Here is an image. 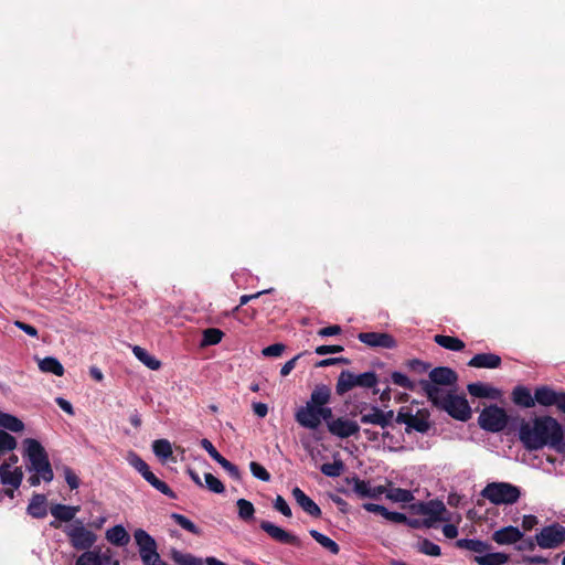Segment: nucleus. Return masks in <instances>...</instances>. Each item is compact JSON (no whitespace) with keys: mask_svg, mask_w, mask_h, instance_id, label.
<instances>
[{"mask_svg":"<svg viewBox=\"0 0 565 565\" xmlns=\"http://www.w3.org/2000/svg\"><path fill=\"white\" fill-rule=\"evenodd\" d=\"M331 398V391L327 385H317L306 402L313 407L328 405Z\"/></svg>","mask_w":565,"mask_h":565,"instance_id":"nucleus-24","label":"nucleus"},{"mask_svg":"<svg viewBox=\"0 0 565 565\" xmlns=\"http://www.w3.org/2000/svg\"><path fill=\"white\" fill-rule=\"evenodd\" d=\"M271 290L273 289H268V290L258 291V292L253 294V295H243V296H241L239 305L233 309V313L238 312L241 307L246 305L250 300L256 299V298H258L259 296H262L264 294L270 292Z\"/></svg>","mask_w":565,"mask_h":565,"instance_id":"nucleus-59","label":"nucleus"},{"mask_svg":"<svg viewBox=\"0 0 565 565\" xmlns=\"http://www.w3.org/2000/svg\"><path fill=\"white\" fill-rule=\"evenodd\" d=\"M249 469H250L252 475L255 478H257L262 481H269V479H270L269 472L258 462L252 461L249 463Z\"/></svg>","mask_w":565,"mask_h":565,"instance_id":"nucleus-52","label":"nucleus"},{"mask_svg":"<svg viewBox=\"0 0 565 565\" xmlns=\"http://www.w3.org/2000/svg\"><path fill=\"white\" fill-rule=\"evenodd\" d=\"M512 401L515 405L531 408L535 405L534 396H532L530 390L523 385H518L512 391Z\"/></svg>","mask_w":565,"mask_h":565,"instance_id":"nucleus-23","label":"nucleus"},{"mask_svg":"<svg viewBox=\"0 0 565 565\" xmlns=\"http://www.w3.org/2000/svg\"><path fill=\"white\" fill-rule=\"evenodd\" d=\"M522 532L512 525L502 527L493 533V541L498 544H512L522 539Z\"/></svg>","mask_w":565,"mask_h":565,"instance_id":"nucleus-22","label":"nucleus"},{"mask_svg":"<svg viewBox=\"0 0 565 565\" xmlns=\"http://www.w3.org/2000/svg\"><path fill=\"white\" fill-rule=\"evenodd\" d=\"M128 463L134 467L141 476H143L150 468L148 463L139 457L136 452L129 451L126 456Z\"/></svg>","mask_w":565,"mask_h":565,"instance_id":"nucleus-45","label":"nucleus"},{"mask_svg":"<svg viewBox=\"0 0 565 565\" xmlns=\"http://www.w3.org/2000/svg\"><path fill=\"white\" fill-rule=\"evenodd\" d=\"M470 367L497 369L501 365V356L494 353H478L468 362Z\"/></svg>","mask_w":565,"mask_h":565,"instance_id":"nucleus-21","label":"nucleus"},{"mask_svg":"<svg viewBox=\"0 0 565 565\" xmlns=\"http://www.w3.org/2000/svg\"><path fill=\"white\" fill-rule=\"evenodd\" d=\"M384 494L393 502L408 503L414 500L413 492L402 488H386Z\"/></svg>","mask_w":565,"mask_h":565,"instance_id":"nucleus-35","label":"nucleus"},{"mask_svg":"<svg viewBox=\"0 0 565 565\" xmlns=\"http://www.w3.org/2000/svg\"><path fill=\"white\" fill-rule=\"evenodd\" d=\"M508 559V555L500 552L475 556V562L479 565H503Z\"/></svg>","mask_w":565,"mask_h":565,"instance_id":"nucleus-33","label":"nucleus"},{"mask_svg":"<svg viewBox=\"0 0 565 565\" xmlns=\"http://www.w3.org/2000/svg\"><path fill=\"white\" fill-rule=\"evenodd\" d=\"M395 422L406 426V434H411L413 430L425 434L430 429L429 413L425 409H418L413 414L411 408L401 407L395 417Z\"/></svg>","mask_w":565,"mask_h":565,"instance_id":"nucleus-6","label":"nucleus"},{"mask_svg":"<svg viewBox=\"0 0 565 565\" xmlns=\"http://www.w3.org/2000/svg\"><path fill=\"white\" fill-rule=\"evenodd\" d=\"M224 333L220 329L209 328L203 331L202 345H215L222 341Z\"/></svg>","mask_w":565,"mask_h":565,"instance_id":"nucleus-43","label":"nucleus"},{"mask_svg":"<svg viewBox=\"0 0 565 565\" xmlns=\"http://www.w3.org/2000/svg\"><path fill=\"white\" fill-rule=\"evenodd\" d=\"M363 509L367 512L380 514L384 519L387 518V514L390 512L385 507L376 503H364Z\"/></svg>","mask_w":565,"mask_h":565,"instance_id":"nucleus-58","label":"nucleus"},{"mask_svg":"<svg viewBox=\"0 0 565 565\" xmlns=\"http://www.w3.org/2000/svg\"><path fill=\"white\" fill-rule=\"evenodd\" d=\"M534 399L541 406H556L558 411L565 413V392H556L547 385L535 388Z\"/></svg>","mask_w":565,"mask_h":565,"instance_id":"nucleus-12","label":"nucleus"},{"mask_svg":"<svg viewBox=\"0 0 565 565\" xmlns=\"http://www.w3.org/2000/svg\"><path fill=\"white\" fill-rule=\"evenodd\" d=\"M130 542V535L122 525L108 529V543L124 547Z\"/></svg>","mask_w":565,"mask_h":565,"instance_id":"nucleus-26","label":"nucleus"},{"mask_svg":"<svg viewBox=\"0 0 565 565\" xmlns=\"http://www.w3.org/2000/svg\"><path fill=\"white\" fill-rule=\"evenodd\" d=\"M285 351L282 343H275L263 349L262 353L264 356H280Z\"/></svg>","mask_w":565,"mask_h":565,"instance_id":"nucleus-56","label":"nucleus"},{"mask_svg":"<svg viewBox=\"0 0 565 565\" xmlns=\"http://www.w3.org/2000/svg\"><path fill=\"white\" fill-rule=\"evenodd\" d=\"M358 339L371 348L394 349L396 347V340L385 332H361Z\"/></svg>","mask_w":565,"mask_h":565,"instance_id":"nucleus-13","label":"nucleus"},{"mask_svg":"<svg viewBox=\"0 0 565 565\" xmlns=\"http://www.w3.org/2000/svg\"><path fill=\"white\" fill-rule=\"evenodd\" d=\"M518 436L526 450H540L548 446L557 452H565L563 426L552 416L522 419Z\"/></svg>","mask_w":565,"mask_h":565,"instance_id":"nucleus-1","label":"nucleus"},{"mask_svg":"<svg viewBox=\"0 0 565 565\" xmlns=\"http://www.w3.org/2000/svg\"><path fill=\"white\" fill-rule=\"evenodd\" d=\"M535 540L542 548H556L565 542V527L557 523L547 525L535 535Z\"/></svg>","mask_w":565,"mask_h":565,"instance_id":"nucleus-11","label":"nucleus"},{"mask_svg":"<svg viewBox=\"0 0 565 565\" xmlns=\"http://www.w3.org/2000/svg\"><path fill=\"white\" fill-rule=\"evenodd\" d=\"M143 479L149 482L154 489H157L162 494H166L169 498H175V493L171 490V488L160 479H158L153 472L149 469L143 476Z\"/></svg>","mask_w":565,"mask_h":565,"instance_id":"nucleus-36","label":"nucleus"},{"mask_svg":"<svg viewBox=\"0 0 565 565\" xmlns=\"http://www.w3.org/2000/svg\"><path fill=\"white\" fill-rule=\"evenodd\" d=\"M353 491L361 498L380 499L386 492V487H372L370 481L353 479Z\"/></svg>","mask_w":565,"mask_h":565,"instance_id":"nucleus-18","label":"nucleus"},{"mask_svg":"<svg viewBox=\"0 0 565 565\" xmlns=\"http://www.w3.org/2000/svg\"><path fill=\"white\" fill-rule=\"evenodd\" d=\"M360 414H361L360 420L362 424L376 425L382 428H386V427L391 426L392 420L394 418L393 411L384 412L375 405H367V404H364L360 408Z\"/></svg>","mask_w":565,"mask_h":565,"instance_id":"nucleus-10","label":"nucleus"},{"mask_svg":"<svg viewBox=\"0 0 565 565\" xmlns=\"http://www.w3.org/2000/svg\"><path fill=\"white\" fill-rule=\"evenodd\" d=\"M75 565H102V561L97 553L88 551L77 558Z\"/></svg>","mask_w":565,"mask_h":565,"instance_id":"nucleus-49","label":"nucleus"},{"mask_svg":"<svg viewBox=\"0 0 565 565\" xmlns=\"http://www.w3.org/2000/svg\"><path fill=\"white\" fill-rule=\"evenodd\" d=\"M345 469V466L341 459H334L333 462L323 463L320 467V471L331 478L340 477Z\"/></svg>","mask_w":565,"mask_h":565,"instance_id":"nucleus-39","label":"nucleus"},{"mask_svg":"<svg viewBox=\"0 0 565 565\" xmlns=\"http://www.w3.org/2000/svg\"><path fill=\"white\" fill-rule=\"evenodd\" d=\"M0 427L18 433L23 430L24 425L18 417L0 411Z\"/></svg>","mask_w":565,"mask_h":565,"instance_id":"nucleus-38","label":"nucleus"},{"mask_svg":"<svg viewBox=\"0 0 565 565\" xmlns=\"http://www.w3.org/2000/svg\"><path fill=\"white\" fill-rule=\"evenodd\" d=\"M428 399L438 408L447 412L451 417L466 422L471 416V408L463 396H459L434 384L422 382Z\"/></svg>","mask_w":565,"mask_h":565,"instance_id":"nucleus-2","label":"nucleus"},{"mask_svg":"<svg viewBox=\"0 0 565 565\" xmlns=\"http://www.w3.org/2000/svg\"><path fill=\"white\" fill-rule=\"evenodd\" d=\"M274 508H275V510L280 512L286 518H291V515H292L290 507L288 505L287 501L281 495L276 497V499L274 501Z\"/></svg>","mask_w":565,"mask_h":565,"instance_id":"nucleus-54","label":"nucleus"},{"mask_svg":"<svg viewBox=\"0 0 565 565\" xmlns=\"http://www.w3.org/2000/svg\"><path fill=\"white\" fill-rule=\"evenodd\" d=\"M23 472L21 468L12 469L8 462L0 465V480L2 484L18 489L21 486Z\"/></svg>","mask_w":565,"mask_h":565,"instance_id":"nucleus-19","label":"nucleus"},{"mask_svg":"<svg viewBox=\"0 0 565 565\" xmlns=\"http://www.w3.org/2000/svg\"><path fill=\"white\" fill-rule=\"evenodd\" d=\"M14 326L18 327L20 330L24 331L30 337H33V338L38 337V330L31 324H28L20 320H15Z\"/></svg>","mask_w":565,"mask_h":565,"instance_id":"nucleus-63","label":"nucleus"},{"mask_svg":"<svg viewBox=\"0 0 565 565\" xmlns=\"http://www.w3.org/2000/svg\"><path fill=\"white\" fill-rule=\"evenodd\" d=\"M412 509L416 514L424 516L423 525L426 527H433L437 522L449 520V518L446 516V505L440 500L419 502L417 504H413Z\"/></svg>","mask_w":565,"mask_h":565,"instance_id":"nucleus-7","label":"nucleus"},{"mask_svg":"<svg viewBox=\"0 0 565 565\" xmlns=\"http://www.w3.org/2000/svg\"><path fill=\"white\" fill-rule=\"evenodd\" d=\"M468 392L475 397H491L494 398L499 394L498 390L483 384V383H471L468 385Z\"/></svg>","mask_w":565,"mask_h":565,"instance_id":"nucleus-34","label":"nucleus"},{"mask_svg":"<svg viewBox=\"0 0 565 565\" xmlns=\"http://www.w3.org/2000/svg\"><path fill=\"white\" fill-rule=\"evenodd\" d=\"M429 384H434L438 387L440 385H454L457 382V374L449 367L439 366L435 367L429 372Z\"/></svg>","mask_w":565,"mask_h":565,"instance_id":"nucleus-20","label":"nucleus"},{"mask_svg":"<svg viewBox=\"0 0 565 565\" xmlns=\"http://www.w3.org/2000/svg\"><path fill=\"white\" fill-rule=\"evenodd\" d=\"M342 331L341 327L338 324L329 326L326 328H322L318 331V335L324 338V337H332L338 335Z\"/></svg>","mask_w":565,"mask_h":565,"instance_id":"nucleus-62","label":"nucleus"},{"mask_svg":"<svg viewBox=\"0 0 565 565\" xmlns=\"http://www.w3.org/2000/svg\"><path fill=\"white\" fill-rule=\"evenodd\" d=\"M171 519L178 525H180L182 529H184L185 531H188V532H190L192 534H195V535H200L201 534V530L190 519H188L183 514L172 513L171 514Z\"/></svg>","mask_w":565,"mask_h":565,"instance_id":"nucleus-42","label":"nucleus"},{"mask_svg":"<svg viewBox=\"0 0 565 565\" xmlns=\"http://www.w3.org/2000/svg\"><path fill=\"white\" fill-rule=\"evenodd\" d=\"M139 555L143 565H149L151 561H156L159 556L157 544L151 547L140 550Z\"/></svg>","mask_w":565,"mask_h":565,"instance_id":"nucleus-51","label":"nucleus"},{"mask_svg":"<svg viewBox=\"0 0 565 565\" xmlns=\"http://www.w3.org/2000/svg\"><path fill=\"white\" fill-rule=\"evenodd\" d=\"M391 379L395 385L401 386L405 390L413 391L415 387L414 383L405 374L401 372H393Z\"/></svg>","mask_w":565,"mask_h":565,"instance_id":"nucleus-50","label":"nucleus"},{"mask_svg":"<svg viewBox=\"0 0 565 565\" xmlns=\"http://www.w3.org/2000/svg\"><path fill=\"white\" fill-rule=\"evenodd\" d=\"M481 497L494 505H509L519 501L521 490L509 482H490L481 490Z\"/></svg>","mask_w":565,"mask_h":565,"instance_id":"nucleus-4","label":"nucleus"},{"mask_svg":"<svg viewBox=\"0 0 565 565\" xmlns=\"http://www.w3.org/2000/svg\"><path fill=\"white\" fill-rule=\"evenodd\" d=\"M173 559L179 565H202V559L191 554L173 552Z\"/></svg>","mask_w":565,"mask_h":565,"instance_id":"nucleus-46","label":"nucleus"},{"mask_svg":"<svg viewBox=\"0 0 565 565\" xmlns=\"http://www.w3.org/2000/svg\"><path fill=\"white\" fill-rule=\"evenodd\" d=\"M318 415L320 422L324 420L328 424L329 422L333 420L332 408L327 405L318 407Z\"/></svg>","mask_w":565,"mask_h":565,"instance_id":"nucleus-64","label":"nucleus"},{"mask_svg":"<svg viewBox=\"0 0 565 565\" xmlns=\"http://www.w3.org/2000/svg\"><path fill=\"white\" fill-rule=\"evenodd\" d=\"M291 494L297 504L310 516H321L322 512L319 505L311 498H309L300 488L295 487L291 491Z\"/></svg>","mask_w":565,"mask_h":565,"instance_id":"nucleus-17","label":"nucleus"},{"mask_svg":"<svg viewBox=\"0 0 565 565\" xmlns=\"http://www.w3.org/2000/svg\"><path fill=\"white\" fill-rule=\"evenodd\" d=\"M17 447L15 438L7 433L6 430L0 429V451H10Z\"/></svg>","mask_w":565,"mask_h":565,"instance_id":"nucleus-47","label":"nucleus"},{"mask_svg":"<svg viewBox=\"0 0 565 565\" xmlns=\"http://www.w3.org/2000/svg\"><path fill=\"white\" fill-rule=\"evenodd\" d=\"M416 548L418 552L429 556H439L441 554L440 547L428 539L419 540Z\"/></svg>","mask_w":565,"mask_h":565,"instance_id":"nucleus-41","label":"nucleus"},{"mask_svg":"<svg viewBox=\"0 0 565 565\" xmlns=\"http://www.w3.org/2000/svg\"><path fill=\"white\" fill-rule=\"evenodd\" d=\"M24 444L25 455L29 460L26 469L34 472V475L30 476L28 479L30 486H39L41 480L45 482L52 481L54 473L44 447L38 440L32 438L25 439Z\"/></svg>","mask_w":565,"mask_h":565,"instance_id":"nucleus-3","label":"nucleus"},{"mask_svg":"<svg viewBox=\"0 0 565 565\" xmlns=\"http://www.w3.org/2000/svg\"><path fill=\"white\" fill-rule=\"evenodd\" d=\"M259 526L264 532H266L276 542H279L282 544H290V545H295V546L300 545V541L296 535L287 532L286 530L279 527L278 525H276L269 521H262Z\"/></svg>","mask_w":565,"mask_h":565,"instance_id":"nucleus-14","label":"nucleus"},{"mask_svg":"<svg viewBox=\"0 0 565 565\" xmlns=\"http://www.w3.org/2000/svg\"><path fill=\"white\" fill-rule=\"evenodd\" d=\"M132 352L136 355V358L140 362H142L147 367H149L150 370L156 371V370L160 369L161 362L158 359H156L153 355H151L143 348L136 345V347H134Z\"/></svg>","mask_w":565,"mask_h":565,"instance_id":"nucleus-32","label":"nucleus"},{"mask_svg":"<svg viewBox=\"0 0 565 565\" xmlns=\"http://www.w3.org/2000/svg\"><path fill=\"white\" fill-rule=\"evenodd\" d=\"M64 532L76 550H87L96 542V535L79 520H74L67 524Z\"/></svg>","mask_w":565,"mask_h":565,"instance_id":"nucleus-8","label":"nucleus"},{"mask_svg":"<svg viewBox=\"0 0 565 565\" xmlns=\"http://www.w3.org/2000/svg\"><path fill=\"white\" fill-rule=\"evenodd\" d=\"M65 480L72 490L77 489L79 486L78 477L70 468L64 469Z\"/></svg>","mask_w":565,"mask_h":565,"instance_id":"nucleus-61","label":"nucleus"},{"mask_svg":"<svg viewBox=\"0 0 565 565\" xmlns=\"http://www.w3.org/2000/svg\"><path fill=\"white\" fill-rule=\"evenodd\" d=\"M28 513L36 519H42L46 515V498L43 494H34L28 505Z\"/></svg>","mask_w":565,"mask_h":565,"instance_id":"nucleus-27","label":"nucleus"},{"mask_svg":"<svg viewBox=\"0 0 565 565\" xmlns=\"http://www.w3.org/2000/svg\"><path fill=\"white\" fill-rule=\"evenodd\" d=\"M459 548L472 551L475 553L482 554L488 551L489 545L480 540L473 539H460L456 542Z\"/></svg>","mask_w":565,"mask_h":565,"instance_id":"nucleus-37","label":"nucleus"},{"mask_svg":"<svg viewBox=\"0 0 565 565\" xmlns=\"http://www.w3.org/2000/svg\"><path fill=\"white\" fill-rule=\"evenodd\" d=\"M328 430L339 438H349L359 433L360 426L356 422L340 417L328 423Z\"/></svg>","mask_w":565,"mask_h":565,"instance_id":"nucleus-16","label":"nucleus"},{"mask_svg":"<svg viewBox=\"0 0 565 565\" xmlns=\"http://www.w3.org/2000/svg\"><path fill=\"white\" fill-rule=\"evenodd\" d=\"M152 451L157 458H159L162 462H167L168 460L175 461L172 457L173 450L172 445L168 439H156L152 443Z\"/></svg>","mask_w":565,"mask_h":565,"instance_id":"nucleus-25","label":"nucleus"},{"mask_svg":"<svg viewBox=\"0 0 565 565\" xmlns=\"http://www.w3.org/2000/svg\"><path fill=\"white\" fill-rule=\"evenodd\" d=\"M233 479L239 480L241 479V472L237 466L228 461L226 458L223 457V459L218 460L217 462Z\"/></svg>","mask_w":565,"mask_h":565,"instance_id":"nucleus-53","label":"nucleus"},{"mask_svg":"<svg viewBox=\"0 0 565 565\" xmlns=\"http://www.w3.org/2000/svg\"><path fill=\"white\" fill-rule=\"evenodd\" d=\"M238 509V516L243 521H249L254 519L255 508L253 503L246 499H238L236 502Z\"/></svg>","mask_w":565,"mask_h":565,"instance_id":"nucleus-40","label":"nucleus"},{"mask_svg":"<svg viewBox=\"0 0 565 565\" xmlns=\"http://www.w3.org/2000/svg\"><path fill=\"white\" fill-rule=\"evenodd\" d=\"M205 484L207 489L214 493H223L225 490L224 484L220 479H217L215 476H213L210 472H206L204 475Z\"/></svg>","mask_w":565,"mask_h":565,"instance_id":"nucleus-48","label":"nucleus"},{"mask_svg":"<svg viewBox=\"0 0 565 565\" xmlns=\"http://www.w3.org/2000/svg\"><path fill=\"white\" fill-rule=\"evenodd\" d=\"M309 534L310 536L317 542L319 543L323 548H326L327 551H329L331 554L333 555H337L339 554L340 552V546L339 544L333 541L332 539H330L329 536L320 533L319 531L317 530H310L309 531Z\"/></svg>","mask_w":565,"mask_h":565,"instance_id":"nucleus-29","label":"nucleus"},{"mask_svg":"<svg viewBox=\"0 0 565 565\" xmlns=\"http://www.w3.org/2000/svg\"><path fill=\"white\" fill-rule=\"evenodd\" d=\"M78 510V507L55 504L51 508V514L58 521L73 522V519L75 518Z\"/></svg>","mask_w":565,"mask_h":565,"instance_id":"nucleus-28","label":"nucleus"},{"mask_svg":"<svg viewBox=\"0 0 565 565\" xmlns=\"http://www.w3.org/2000/svg\"><path fill=\"white\" fill-rule=\"evenodd\" d=\"M344 349L342 345H319L316 348L315 352L318 355H324V354H333V353H340Z\"/></svg>","mask_w":565,"mask_h":565,"instance_id":"nucleus-60","label":"nucleus"},{"mask_svg":"<svg viewBox=\"0 0 565 565\" xmlns=\"http://www.w3.org/2000/svg\"><path fill=\"white\" fill-rule=\"evenodd\" d=\"M363 509L367 512L380 514L384 519L387 518V514L390 512L385 507L376 503H364Z\"/></svg>","mask_w":565,"mask_h":565,"instance_id":"nucleus-57","label":"nucleus"},{"mask_svg":"<svg viewBox=\"0 0 565 565\" xmlns=\"http://www.w3.org/2000/svg\"><path fill=\"white\" fill-rule=\"evenodd\" d=\"M296 422L303 428L315 430L320 426L318 407H313L306 403L295 413Z\"/></svg>","mask_w":565,"mask_h":565,"instance_id":"nucleus-15","label":"nucleus"},{"mask_svg":"<svg viewBox=\"0 0 565 565\" xmlns=\"http://www.w3.org/2000/svg\"><path fill=\"white\" fill-rule=\"evenodd\" d=\"M201 447L211 456L213 460L218 462V460L223 459V456L216 450V448L213 446V444L206 439L203 438L201 441Z\"/></svg>","mask_w":565,"mask_h":565,"instance_id":"nucleus-55","label":"nucleus"},{"mask_svg":"<svg viewBox=\"0 0 565 565\" xmlns=\"http://www.w3.org/2000/svg\"><path fill=\"white\" fill-rule=\"evenodd\" d=\"M434 341L441 348L450 351H461L465 349L463 341L456 337L436 334Z\"/></svg>","mask_w":565,"mask_h":565,"instance_id":"nucleus-31","label":"nucleus"},{"mask_svg":"<svg viewBox=\"0 0 565 565\" xmlns=\"http://www.w3.org/2000/svg\"><path fill=\"white\" fill-rule=\"evenodd\" d=\"M478 423L487 431L498 433L505 428L508 415L502 407L491 405L480 413Z\"/></svg>","mask_w":565,"mask_h":565,"instance_id":"nucleus-9","label":"nucleus"},{"mask_svg":"<svg viewBox=\"0 0 565 565\" xmlns=\"http://www.w3.org/2000/svg\"><path fill=\"white\" fill-rule=\"evenodd\" d=\"M134 537L139 551L157 544L154 539L142 529L136 530Z\"/></svg>","mask_w":565,"mask_h":565,"instance_id":"nucleus-44","label":"nucleus"},{"mask_svg":"<svg viewBox=\"0 0 565 565\" xmlns=\"http://www.w3.org/2000/svg\"><path fill=\"white\" fill-rule=\"evenodd\" d=\"M39 369L44 373H52L56 376H62L64 374L63 365L53 356L39 360Z\"/></svg>","mask_w":565,"mask_h":565,"instance_id":"nucleus-30","label":"nucleus"},{"mask_svg":"<svg viewBox=\"0 0 565 565\" xmlns=\"http://www.w3.org/2000/svg\"><path fill=\"white\" fill-rule=\"evenodd\" d=\"M377 384V375L373 371L354 374L343 370L337 381L335 392L342 396L354 387L372 388Z\"/></svg>","mask_w":565,"mask_h":565,"instance_id":"nucleus-5","label":"nucleus"}]
</instances>
